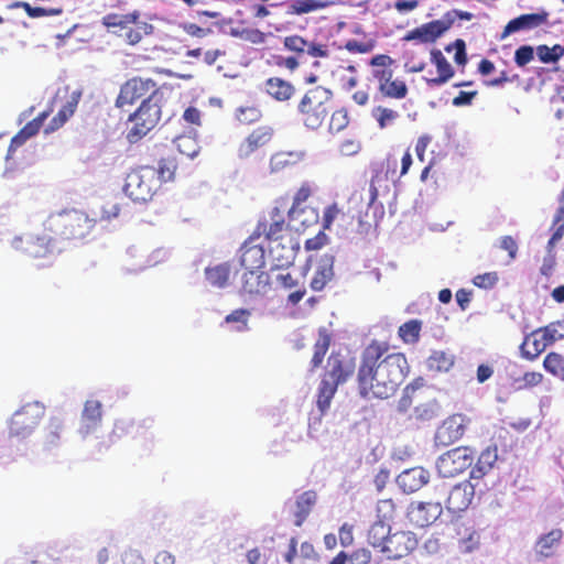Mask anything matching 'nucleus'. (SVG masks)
I'll return each instance as SVG.
<instances>
[{"mask_svg":"<svg viewBox=\"0 0 564 564\" xmlns=\"http://www.w3.org/2000/svg\"><path fill=\"white\" fill-rule=\"evenodd\" d=\"M386 181V175L381 171H375L369 185V200L367 203L369 208L373 207L379 197V187L381 186V183H384Z\"/></svg>","mask_w":564,"mask_h":564,"instance_id":"47","label":"nucleus"},{"mask_svg":"<svg viewBox=\"0 0 564 564\" xmlns=\"http://www.w3.org/2000/svg\"><path fill=\"white\" fill-rule=\"evenodd\" d=\"M543 368L546 372L564 381V356L556 351H550L543 359Z\"/></svg>","mask_w":564,"mask_h":564,"instance_id":"38","label":"nucleus"},{"mask_svg":"<svg viewBox=\"0 0 564 564\" xmlns=\"http://www.w3.org/2000/svg\"><path fill=\"white\" fill-rule=\"evenodd\" d=\"M372 76L378 82V89L386 98L403 99L406 97L409 89L404 80L393 79V70L391 68L373 69Z\"/></svg>","mask_w":564,"mask_h":564,"instance_id":"18","label":"nucleus"},{"mask_svg":"<svg viewBox=\"0 0 564 564\" xmlns=\"http://www.w3.org/2000/svg\"><path fill=\"white\" fill-rule=\"evenodd\" d=\"M22 8L30 18H41L45 15H58L63 12V8H44V6H32L29 2L19 1L14 4Z\"/></svg>","mask_w":564,"mask_h":564,"instance_id":"42","label":"nucleus"},{"mask_svg":"<svg viewBox=\"0 0 564 564\" xmlns=\"http://www.w3.org/2000/svg\"><path fill=\"white\" fill-rule=\"evenodd\" d=\"M543 375L539 371H527L522 377L514 379L517 389H531L542 383Z\"/></svg>","mask_w":564,"mask_h":564,"instance_id":"46","label":"nucleus"},{"mask_svg":"<svg viewBox=\"0 0 564 564\" xmlns=\"http://www.w3.org/2000/svg\"><path fill=\"white\" fill-rule=\"evenodd\" d=\"M404 66L410 73H420L424 70L426 64L423 59H417L413 52H406Z\"/></svg>","mask_w":564,"mask_h":564,"instance_id":"62","label":"nucleus"},{"mask_svg":"<svg viewBox=\"0 0 564 564\" xmlns=\"http://www.w3.org/2000/svg\"><path fill=\"white\" fill-rule=\"evenodd\" d=\"M350 564H370L371 553L367 549H358L349 555Z\"/></svg>","mask_w":564,"mask_h":564,"instance_id":"64","label":"nucleus"},{"mask_svg":"<svg viewBox=\"0 0 564 564\" xmlns=\"http://www.w3.org/2000/svg\"><path fill=\"white\" fill-rule=\"evenodd\" d=\"M562 538L563 532L561 529H553L549 533L540 536L536 543L540 549V553L544 556L551 555L552 549L561 542Z\"/></svg>","mask_w":564,"mask_h":564,"instance_id":"40","label":"nucleus"},{"mask_svg":"<svg viewBox=\"0 0 564 564\" xmlns=\"http://www.w3.org/2000/svg\"><path fill=\"white\" fill-rule=\"evenodd\" d=\"M547 19L546 13H527L521 14L512 20H510L502 31V37H506L512 33L532 30L535 29L543 23H545Z\"/></svg>","mask_w":564,"mask_h":564,"instance_id":"27","label":"nucleus"},{"mask_svg":"<svg viewBox=\"0 0 564 564\" xmlns=\"http://www.w3.org/2000/svg\"><path fill=\"white\" fill-rule=\"evenodd\" d=\"M63 422L58 417H52L46 426L44 445L47 449L56 446L61 440V432L63 431Z\"/></svg>","mask_w":564,"mask_h":564,"instance_id":"41","label":"nucleus"},{"mask_svg":"<svg viewBox=\"0 0 564 564\" xmlns=\"http://www.w3.org/2000/svg\"><path fill=\"white\" fill-rule=\"evenodd\" d=\"M422 322L420 319H410L398 328V335L404 344H416L420 340Z\"/></svg>","mask_w":564,"mask_h":564,"instance_id":"36","label":"nucleus"},{"mask_svg":"<svg viewBox=\"0 0 564 564\" xmlns=\"http://www.w3.org/2000/svg\"><path fill=\"white\" fill-rule=\"evenodd\" d=\"M327 242V235L323 230H321L316 236L305 241L304 248L306 251H316L322 249Z\"/></svg>","mask_w":564,"mask_h":564,"instance_id":"58","label":"nucleus"},{"mask_svg":"<svg viewBox=\"0 0 564 564\" xmlns=\"http://www.w3.org/2000/svg\"><path fill=\"white\" fill-rule=\"evenodd\" d=\"M199 152L197 143H192L188 150H183L177 147L174 151L164 154L159 161V167L156 171V177H160L161 185L163 183L173 182L175 180V173L178 167L177 155L186 156L187 159H194Z\"/></svg>","mask_w":564,"mask_h":564,"instance_id":"16","label":"nucleus"},{"mask_svg":"<svg viewBox=\"0 0 564 564\" xmlns=\"http://www.w3.org/2000/svg\"><path fill=\"white\" fill-rule=\"evenodd\" d=\"M410 371L403 352L391 349L388 341L372 339L360 352L356 388L365 400L393 397Z\"/></svg>","mask_w":564,"mask_h":564,"instance_id":"1","label":"nucleus"},{"mask_svg":"<svg viewBox=\"0 0 564 564\" xmlns=\"http://www.w3.org/2000/svg\"><path fill=\"white\" fill-rule=\"evenodd\" d=\"M455 47L456 52L454 55V61L458 65H465L467 63V54H466V44L462 39H457L453 44H449L445 47L447 52H451L452 47Z\"/></svg>","mask_w":564,"mask_h":564,"instance_id":"55","label":"nucleus"},{"mask_svg":"<svg viewBox=\"0 0 564 564\" xmlns=\"http://www.w3.org/2000/svg\"><path fill=\"white\" fill-rule=\"evenodd\" d=\"M231 273L229 262L219 263L205 269V278L208 283L215 288H225L228 284Z\"/></svg>","mask_w":564,"mask_h":564,"instance_id":"33","label":"nucleus"},{"mask_svg":"<svg viewBox=\"0 0 564 564\" xmlns=\"http://www.w3.org/2000/svg\"><path fill=\"white\" fill-rule=\"evenodd\" d=\"M390 536V525L384 521H376L368 531V542L382 552Z\"/></svg>","mask_w":564,"mask_h":564,"instance_id":"34","label":"nucleus"},{"mask_svg":"<svg viewBox=\"0 0 564 564\" xmlns=\"http://www.w3.org/2000/svg\"><path fill=\"white\" fill-rule=\"evenodd\" d=\"M102 421V404L98 400H87L80 416L79 433L86 437L100 426Z\"/></svg>","mask_w":564,"mask_h":564,"instance_id":"22","label":"nucleus"},{"mask_svg":"<svg viewBox=\"0 0 564 564\" xmlns=\"http://www.w3.org/2000/svg\"><path fill=\"white\" fill-rule=\"evenodd\" d=\"M377 511L379 516V521H384L388 523L394 518L397 507L392 499H381L378 502Z\"/></svg>","mask_w":564,"mask_h":564,"instance_id":"50","label":"nucleus"},{"mask_svg":"<svg viewBox=\"0 0 564 564\" xmlns=\"http://www.w3.org/2000/svg\"><path fill=\"white\" fill-rule=\"evenodd\" d=\"M254 240H248L240 249V264L245 270H263L265 264L264 249L261 246L252 245Z\"/></svg>","mask_w":564,"mask_h":564,"instance_id":"26","label":"nucleus"},{"mask_svg":"<svg viewBox=\"0 0 564 564\" xmlns=\"http://www.w3.org/2000/svg\"><path fill=\"white\" fill-rule=\"evenodd\" d=\"M417 546V539L410 531H398L390 534L382 553L389 558L399 560L411 554Z\"/></svg>","mask_w":564,"mask_h":564,"instance_id":"19","label":"nucleus"},{"mask_svg":"<svg viewBox=\"0 0 564 564\" xmlns=\"http://www.w3.org/2000/svg\"><path fill=\"white\" fill-rule=\"evenodd\" d=\"M155 93H163V90L153 79L135 76L121 85L115 105L117 108L123 109Z\"/></svg>","mask_w":564,"mask_h":564,"instance_id":"11","label":"nucleus"},{"mask_svg":"<svg viewBox=\"0 0 564 564\" xmlns=\"http://www.w3.org/2000/svg\"><path fill=\"white\" fill-rule=\"evenodd\" d=\"M453 365V357L444 351H433L427 359L429 368L435 371H448Z\"/></svg>","mask_w":564,"mask_h":564,"instance_id":"43","label":"nucleus"},{"mask_svg":"<svg viewBox=\"0 0 564 564\" xmlns=\"http://www.w3.org/2000/svg\"><path fill=\"white\" fill-rule=\"evenodd\" d=\"M327 7V2L319 0H291L288 2L289 14L302 15Z\"/></svg>","mask_w":564,"mask_h":564,"instance_id":"35","label":"nucleus"},{"mask_svg":"<svg viewBox=\"0 0 564 564\" xmlns=\"http://www.w3.org/2000/svg\"><path fill=\"white\" fill-rule=\"evenodd\" d=\"M334 256L332 254H324L318 263V267L314 273V276L311 280V289L313 291H322L326 284L333 279L334 276Z\"/></svg>","mask_w":564,"mask_h":564,"instance_id":"31","label":"nucleus"},{"mask_svg":"<svg viewBox=\"0 0 564 564\" xmlns=\"http://www.w3.org/2000/svg\"><path fill=\"white\" fill-rule=\"evenodd\" d=\"M317 502V492L315 490H306L295 498L294 503L290 508V517L295 527H302Z\"/></svg>","mask_w":564,"mask_h":564,"instance_id":"21","label":"nucleus"},{"mask_svg":"<svg viewBox=\"0 0 564 564\" xmlns=\"http://www.w3.org/2000/svg\"><path fill=\"white\" fill-rule=\"evenodd\" d=\"M498 459V448L496 445L488 446L478 455L474 466L470 467V479L484 478L495 466Z\"/></svg>","mask_w":564,"mask_h":564,"instance_id":"29","label":"nucleus"},{"mask_svg":"<svg viewBox=\"0 0 564 564\" xmlns=\"http://www.w3.org/2000/svg\"><path fill=\"white\" fill-rule=\"evenodd\" d=\"M442 513L441 502L412 501L406 508L405 517L412 527L423 529L432 525Z\"/></svg>","mask_w":564,"mask_h":564,"instance_id":"15","label":"nucleus"},{"mask_svg":"<svg viewBox=\"0 0 564 564\" xmlns=\"http://www.w3.org/2000/svg\"><path fill=\"white\" fill-rule=\"evenodd\" d=\"M453 26V20L448 17H442L416 26L406 32L402 41L414 42L416 44H433L442 37Z\"/></svg>","mask_w":564,"mask_h":564,"instance_id":"13","label":"nucleus"},{"mask_svg":"<svg viewBox=\"0 0 564 564\" xmlns=\"http://www.w3.org/2000/svg\"><path fill=\"white\" fill-rule=\"evenodd\" d=\"M96 220L77 209L52 213L44 223L46 231L57 240H79L90 234Z\"/></svg>","mask_w":564,"mask_h":564,"instance_id":"5","label":"nucleus"},{"mask_svg":"<svg viewBox=\"0 0 564 564\" xmlns=\"http://www.w3.org/2000/svg\"><path fill=\"white\" fill-rule=\"evenodd\" d=\"M467 422L465 415L459 413L448 416L437 427L435 443L441 446H449L456 443L465 434Z\"/></svg>","mask_w":564,"mask_h":564,"instance_id":"17","label":"nucleus"},{"mask_svg":"<svg viewBox=\"0 0 564 564\" xmlns=\"http://www.w3.org/2000/svg\"><path fill=\"white\" fill-rule=\"evenodd\" d=\"M265 93L279 102L289 101L295 94L294 85L281 77H269L264 82Z\"/></svg>","mask_w":564,"mask_h":564,"instance_id":"28","label":"nucleus"},{"mask_svg":"<svg viewBox=\"0 0 564 564\" xmlns=\"http://www.w3.org/2000/svg\"><path fill=\"white\" fill-rule=\"evenodd\" d=\"M80 98V90L57 89L50 107L26 122L11 141H26L36 137L41 129L45 135L59 130L74 116Z\"/></svg>","mask_w":564,"mask_h":564,"instance_id":"2","label":"nucleus"},{"mask_svg":"<svg viewBox=\"0 0 564 564\" xmlns=\"http://www.w3.org/2000/svg\"><path fill=\"white\" fill-rule=\"evenodd\" d=\"M332 344V334L326 327L318 328V337L313 347V356L311 359V371H315L321 367L325 355L327 354Z\"/></svg>","mask_w":564,"mask_h":564,"instance_id":"32","label":"nucleus"},{"mask_svg":"<svg viewBox=\"0 0 564 564\" xmlns=\"http://www.w3.org/2000/svg\"><path fill=\"white\" fill-rule=\"evenodd\" d=\"M241 37L252 44H263L267 40V34L259 29H245L241 32Z\"/></svg>","mask_w":564,"mask_h":564,"instance_id":"61","label":"nucleus"},{"mask_svg":"<svg viewBox=\"0 0 564 564\" xmlns=\"http://www.w3.org/2000/svg\"><path fill=\"white\" fill-rule=\"evenodd\" d=\"M307 42L308 41L300 35H289L284 37L283 45L289 51L302 54L306 51Z\"/></svg>","mask_w":564,"mask_h":564,"instance_id":"53","label":"nucleus"},{"mask_svg":"<svg viewBox=\"0 0 564 564\" xmlns=\"http://www.w3.org/2000/svg\"><path fill=\"white\" fill-rule=\"evenodd\" d=\"M372 117L378 121L379 127L383 129L398 118V112L392 109L378 106L372 110Z\"/></svg>","mask_w":564,"mask_h":564,"instance_id":"48","label":"nucleus"},{"mask_svg":"<svg viewBox=\"0 0 564 564\" xmlns=\"http://www.w3.org/2000/svg\"><path fill=\"white\" fill-rule=\"evenodd\" d=\"M536 54L542 63H555L564 55V47L560 44H555L552 47L539 45Z\"/></svg>","mask_w":564,"mask_h":564,"instance_id":"45","label":"nucleus"},{"mask_svg":"<svg viewBox=\"0 0 564 564\" xmlns=\"http://www.w3.org/2000/svg\"><path fill=\"white\" fill-rule=\"evenodd\" d=\"M430 474L423 467H413L403 470L398 477L397 482L399 487L406 494H412L420 490L429 482Z\"/></svg>","mask_w":564,"mask_h":564,"instance_id":"24","label":"nucleus"},{"mask_svg":"<svg viewBox=\"0 0 564 564\" xmlns=\"http://www.w3.org/2000/svg\"><path fill=\"white\" fill-rule=\"evenodd\" d=\"M270 286V276L264 270H245L241 291L250 295L264 294Z\"/></svg>","mask_w":564,"mask_h":564,"instance_id":"23","label":"nucleus"},{"mask_svg":"<svg viewBox=\"0 0 564 564\" xmlns=\"http://www.w3.org/2000/svg\"><path fill=\"white\" fill-rule=\"evenodd\" d=\"M457 535L459 536V543L466 552H470L478 544L479 536L477 532L469 527L459 525L457 528Z\"/></svg>","mask_w":564,"mask_h":564,"instance_id":"44","label":"nucleus"},{"mask_svg":"<svg viewBox=\"0 0 564 564\" xmlns=\"http://www.w3.org/2000/svg\"><path fill=\"white\" fill-rule=\"evenodd\" d=\"M134 26H127L124 34H120L124 37L126 42L129 45L138 44L143 35L151 34L153 31V26L147 22H139L137 20L135 23H132Z\"/></svg>","mask_w":564,"mask_h":564,"instance_id":"39","label":"nucleus"},{"mask_svg":"<svg viewBox=\"0 0 564 564\" xmlns=\"http://www.w3.org/2000/svg\"><path fill=\"white\" fill-rule=\"evenodd\" d=\"M274 134L273 128L270 126H260L256 128L248 137V141H268Z\"/></svg>","mask_w":564,"mask_h":564,"instance_id":"60","label":"nucleus"},{"mask_svg":"<svg viewBox=\"0 0 564 564\" xmlns=\"http://www.w3.org/2000/svg\"><path fill=\"white\" fill-rule=\"evenodd\" d=\"M357 366L352 357L340 351H333L328 356L316 393V406L322 414L329 409L338 387L357 372Z\"/></svg>","mask_w":564,"mask_h":564,"instance_id":"4","label":"nucleus"},{"mask_svg":"<svg viewBox=\"0 0 564 564\" xmlns=\"http://www.w3.org/2000/svg\"><path fill=\"white\" fill-rule=\"evenodd\" d=\"M564 338V319L555 321L546 326L533 330L524 337L523 343L520 345V354L522 358L533 361L535 360L549 346L555 341Z\"/></svg>","mask_w":564,"mask_h":564,"instance_id":"8","label":"nucleus"},{"mask_svg":"<svg viewBox=\"0 0 564 564\" xmlns=\"http://www.w3.org/2000/svg\"><path fill=\"white\" fill-rule=\"evenodd\" d=\"M55 238L51 235L15 237L12 247L31 259H42L52 254Z\"/></svg>","mask_w":564,"mask_h":564,"instance_id":"14","label":"nucleus"},{"mask_svg":"<svg viewBox=\"0 0 564 564\" xmlns=\"http://www.w3.org/2000/svg\"><path fill=\"white\" fill-rule=\"evenodd\" d=\"M163 93H155L142 99L140 106L129 115L128 121L132 127L128 131V138L142 139L147 137L161 121Z\"/></svg>","mask_w":564,"mask_h":564,"instance_id":"6","label":"nucleus"},{"mask_svg":"<svg viewBox=\"0 0 564 564\" xmlns=\"http://www.w3.org/2000/svg\"><path fill=\"white\" fill-rule=\"evenodd\" d=\"M161 186L155 169L143 165L128 173L123 191L133 202L147 203L153 198Z\"/></svg>","mask_w":564,"mask_h":564,"instance_id":"7","label":"nucleus"},{"mask_svg":"<svg viewBox=\"0 0 564 564\" xmlns=\"http://www.w3.org/2000/svg\"><path fill=\"white\" fill-rule=\"evenodd\" d=\"M330 93L327 89L316 86L308 89L299 102L297 111L302 117L304 126L311 130H317L327 111L324 104L329 99Z\"/></svg>","mask_w":564,"mask_h":564,"instance_id":"9","label":"nucleus"},{"mask_svg":"<svg viewBox=\"0 0 564 564\" xmlns=\"http://www.w3.org/2000/svg\"><path fill=\"white\" fill-rule=\"evenodd\" d=\"M498 281L499 276L496 271L478 274L473 279L474 285L485 290L492 289Z\"/></svg>","mask_w":564,"mask_h":564,"instance_id":"52","label":"nucleus"},{"mask_svg":"<svg viewBox=\"0 0 564 564\" xmlns=\"http://www.w3.org/2000/svg\"><path fill=\"white\" fill-rule=\"evenodd\" d=\"M476 457V449L470 446H457L442 454L436 462L441 477L453 478L469 469Z\"/></svg>","mask_w":564,"mask_h":564,"instance_id":"10","label":"nucleus"},{"mask_svg":"<svg viewBox=\"0 0 564 564\" xmlns=\"http://www.w3.org/2000/svg\"><path fill=\"white\" fill-rule=\"evenodd\" d=\"M349 123L347 111L338 109L333 112L329 121V130L332 132H339L344 130Z\"/></svg>","mask_w":564,"mask_h":564,"instance_id":"51","label":"nucleus"},{"mask_svg":"<svg viewBox=\"0 0 564 564\" xmlns=\"http://www.w3.org/2000/svg\"><path fill=\"white\" fill-rule=\"evenodd\" d=\"M311 57L326 58L329 56L328 45L319 42H307L305 51Z\"/></svg>","mask_w":564,"mask_h":564,"instance_id":"57","label":"nucleus"},{"mask_svg":"<svg viewBox=\"0 0 564 564\" xmlns=\"http://www.w3.org/2000/svg\"><path fill=\"white\" fill-rule=\"evenodd\" d=\"M289 229L284 210H281L279 207H273L258 221L254 230L250 235V240H257L263 237L270 245L278 242L275 247L270 246L271 252L275 253V259L280 262L281 267L290 265L295 260L300 246L292 240L289 246L280 243L289 232Z\"/></svg>","mask_w":564,"mask_h":564,"instance_id":"3","label":"nucleus"},{"mask_svg":"<svg viewBox=\"0 0 564 564\" xmlns=\"http://www.w3.org/2000/svg\"><path fill=\"white\" fill-rule=\"evenodd\" d=\"M431 61L436 66L438 76L426 79L429 86H441L454 76L455 72L452 65L440 50L434 48L431 51Z\"/></svg>","mask_w":564,"mask_h":564,"instance_id":"30","label":"nucleus"},{"mask_svg":"<svg viewBox=\"0 0 564 564\" xmlns=\"http://www.w3.org/2000/svg\"><path fill=\"white\" fill-rule=\"evenodd\" d=\"M250 315H251V313L249 310L238 308V310L232 311L230 314H228L225 317V323L239 324V326H237V329L245 330V329H247L248 319H249Z\"/></svg>","mask_w":564,"mask_h":564,"instance_id":"49","label":"nucleus"},{"mask_svg":"<svg viewBox=\"0 0 564 564\" xmlns=\"http://www.w3.org/2000/svg\"><path fill=\"white\" fill-rule=\"evenodd\" d=\"M140 18V12L133 11L127 14L109 13L102 18V24L110 28L127 29L131 23H135Z\"/></svg>","mask_w":564,"mask_h":564,"instance_id":"37","label":"nucleus"},{"mask_svg":"<svg viewBox=\"0 0 564 564\" xmlns=\"http://www.w3.org/2000/svg\"><path fill=\"white\" fill-rule=\"evenodd\" d=\"M149 427L150 426L147 424V420L135 421L130 419H118L113 424L110 437L115 440H120L123 437L135 440L144 436Z\"/></svg>","mask_w":564,"mask_h":564,"instance_id":"25","label":"nucleus"},{"mask_svg":"<svg viewBox=\"0 0 564 564\" xmlns=\"http://www.w3.org/2000/svg\"><path fill=\"white\" fill-rule=\"evenodd\" d=\"M475 496V487L469 480L455 485L448 494L446 508L449 512L458 513L465 511L471 503Z\"/></svg>","mask_w":564,"mask_h":564,"instance_id":"20","label":"nucleus"},{"mask_svg":"<svg viewBox=\"0 0 564 564\" xmlns=\"http://www.w3.org/2000/svg\"><path fill=\"white\" fill-rule=\"evenodd\" d=\"M45 413V408L39 403H28L19 409L11 417L10 434L13 436H26L39 425Z\"/></svg>","mask_w":564,"mask_h":564,"instance_id":"12","label":"nucleus"},{"mask_svg":"<svg viewBox=\"0 0 564 564\" xmlns=\"http://www.w3.org/2000/svg\"><path fill=\"white\" fill-rule=\"evenodd\" d=\"M340 213L341 210L336 203L327 206L323 214V229H329Z\"/></svg>","mask_w":564,"mask_h":564,"instance_id":"63","label":"nucleus"},{"mask_svg":"<svg viewBox=\"0 0 564 564\" xmlns=\"http://www.w3.org/2000/svg\"><path fill=\"white\" fill-rule=\"evenodd\" d=\"M350 53L366 54L373 50V41L358 42L356 40H349L344 46Z\"/></svg>","mask_w":564,"mask_h":564,"instance_id":"56","label":"nucleus"},{"mask_svg":"<svg viewBox=\"0 0 564 564\" xmlns=\"http://www.w3.org/2000/svg\"><path fill=\"white\" fill-rule=\"evenodd\" d=\"M534 58V50L530 45H522L514 53V62L519 67H523Z\"/></svg>","mask_w":564,"mask_h":564,"instance_id":"54","label":"nucleus"},{"mask_svg":"<svg viewBox=\"0 0 564 564\" xmlns=\"http://www.w3.org/2000/svg\"><path fill=\"white\" fill-rule=\"evenodd\" d=\"M182 30L192 37L203 39L210 33L213 30L210 28H202L195 23H184L182 24Z\"/></svg>","mask_w":564,"mask_h":564,"instance_id":"59","label":"nucleus"}]
</instances>
